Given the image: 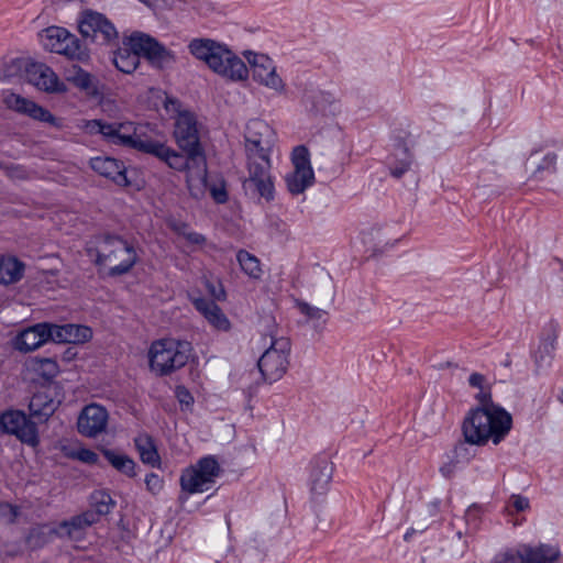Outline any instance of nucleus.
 Listing matches in <instances>:
<instances>
[{"label": "nucleus", "mask_w": 563, "mask_h": 563, "mask_svg": "<svg viewBox=\"0 0 563 563\" xmlns=\"http://www.w3.org/2000/svg\"><path fill=\"white\" fill-rule=\"evenodd\" d=\"M276 142V133L265 121L251 120L244 132L246 159H271V153Z\"/></svg>", "instance_id": "9"}, {"label": "nucleus", "mask_w": 563, "mask_h": 563, "mask_svg": "<svg viewBox=\"0 0 563 563\" xmlns=\"http://www.w3.org/2000/svg\"><path fill=\"white\" fill-rule=\"evenodd\" d=\"M18 516L16 507L10 504H0V519L5 522H13Z\"/></svg>", "instance_id": "46"}, {"label": "nucleus", "mask_w": 563, "mask_h": 563, "mask_svg": "<svg viewBox=\"0 0 563 563\" xmlns=\"http://www.w3.org/2000/svg\"><path fill=\"white\" fill-rule=\"evenodd\" d=\"M485 383H486V378L484 375L479 374V373H473L470 377H468V384L474 387V388H478V389H482L484 388L485 386Z\"/></svg>", "instance_id": "52"}, {"label": "nucleus", "mask_w": 563, "mask_h": 563, "mask_svg": "<svg viewBox=\"0 0 563 563\" xmlns=\"http://www.w3.org/2000/svg\"><path fill=\"white\" fill-rule=\"evenodd\" d=\"M65 80L73 84L80 90L87 91L88 93H95L97 91L96 78L84 70L79 66L71 65L65 69Z\"/></svg>", "instance_id": "33"}, {"label": "nucleus", "mask_w": 563, "mask_h": 563, "mask_svg": "<svg viewBox=\"0 0 563 563\" xmlns=\"http://www.w3.org/2000/svg\"><path fill=\"white\" fill-rule=\"evenodd\" d=\"M0 428L5 433L14 434L23 443L31 446L38 444L37 428L22 411L9 410L2 413Z\"/></svg>", "instance_id": "15"}, {"label": "nucleus", "mask_w": 563, "mask_h": 563, "mask_svg": "<svg viewBox=\"0 0 563 563\" xmlns=\"http://www.w3.org/2000/svg\"><path fill=\"white\" fill-rule=\"evenodd\" d=\"M130 36H125L122 40V46H120L113 54V64L118 70L124 74H132L140 65V57L142 52H139L131 46Z\"/></svg>", "instance_id": "27"}, {"label": "nucleus", "mask_w": 563, "mask_h": 563, "mask_svg": "<svg viewBox=\"0 0 563 563\" xmlns=\"http://www.w3.org/2000/svg\"><path fill=\"white\" fill-rule=\"evenodd\" d=\"M31 366L34 372L45 379L54 378L59 372L58 365L53 358L35 357L31 361Z\"/></svg>", "instance_id": "40"}, {"label": "nucleus", "mask_w": 563, "mask_h": 563, "mask_svg": "<svg viewBox=\"0 0 563 563\" xmlns=\"http://www.w3.org/2000/svg\"><path fill=\"white\" fill-rule=\"evenodd\" d=\"M48 341H52L51 323L41 322L19 331L12 340V346L19 352L30 353Z\"/></svg>", "instance_id": "20"}, {"label": "nucleus", "mask_w": 563, "mask_h": 563, "mask_svg": "<svg viewBox=\"0 0 563 563\" xmlns=\"http://www.w3.org/2000/svg\"><path fill=\"white\" fill-rule=\"evenodd\" d=\"M492 563H520V561L516 549H510L496 555Z\"/></svg>", "instance_id": "48"}, {"label": "nucleus", "mask_w": 563, "mask_h": 563, "mask_svg": "<svg viewBox=\"0 0 563 563\" xmlns=\"http://www.w3.org/2000/svg\"><path fill=\"white\" fill-rule=\"evenodd\" d=\"M294 170L287 174V189L292 195L302 194L314 183V173L310 163V153L303 145L296 146L291 153Z\"/></svg>", "instance_id": "12"}, {"label": "nucleus", "mask_w": 563, "mask_h": 563, "mask_svg": "<svg viewBox=\"0 0 563 563\" xmlns=\"http://www.w3.org/2000/svg\"><path fill=\"white\" fill-rule=\"evenodd\" d=\"M27 64L20 58H12L3 62L0 65V80L12 81L14 78L20 77L22 70L26 71Z\"/></svg>", "instance_id": "39"}, {"label": "nucleus", "mask_w": 563, "mask_h": 563, "mask_svg": "<svg viewBox=\"0 0 563 563\" xmlns=\"http://www.w3.org/2000/svg\"><path fill=\"white\" fill-rule=\"evenodd\" d=\"M247 177L243 189L252 197H261L269 201L274 198V183L271 175V159H246Z\"/></svg>", "instance_id": "11"}, {"label": "nucleus", "mask_w": 563, "mask_h": 563, "mask_svg": "<svg viewBox=\"0 0 563 563\" xmlns=\"http://www.w3.org/2000/svg\"><path fill=\"white\" fill-rule=\"evenodd\" d=\"M145 484L151 492L159 490L162 488V481L159 476L153 473L146 476Z\"/></svg>", "instance_id": "51"}, {"label": "nucleus", "mask_w": 563, "mask_h": 563, "mask_svg": "<svg viewBox=\"0 0 563 563\" xmlns=\"http://www.w3.org/2000/svg\"><path fill=\"white\" fill-rule=\"evenodd\" d=\"M212 71L232 82L246 81L250 74L249 67L244 60L227 45L212 67Z\"/></svg>", "instance_id": "19"}, {"label": "nucleus", "mask_w": 563, "mask_h": 563, "mask_svg": "<svg viewBox=\"0 0 563 563\" xmlns=\"http://www.w3.org/2000/svg\"><path fill=\"white\" fill-rule=\"evenodd\" d=\"M129 43L157 68H165L175 63V54L145 33H132Z\"/></svg>", "instance_id": "14"}, {"label": "nucleus", "mask_w": 563, "mask_h": 563, "mask_svg": "<svg viewBox=\"0 0 563 563\" xmlns=\"http://www.w3.org/2000/svg\"><path fill=\"white\" fill-rule=\"evenodd\" d=\"M78 30L82 37L101 45H110L119 37L114 24L102 13L92 10L81 12Z\"/></svg>", "instance_id": "10"}, {"label": "nucleus", "mask_w": 563, "mask_h": 563, "mask_svg": "<svg viewBox=\"0 0 563 563\" xmlns=\"http://www.w3.org/2000/svg\"><path fill=\"white\" fill-rule=\"evenodd\" d=\"M328 286H329V291H332L331 283H328Z\"/></svg>", "instance_id": "58"}, {"label": "nucleus", "mask_w": 563, "mask_h": 563, "mask_svg": "<svg viewBox=\"0 0 563 563\" xmlns=\"http://www.w3.org/2000/svg\"><path fill=\"white\" fill-rule=\"evenodd\" d=\"M221 474V466L213 455L199 459L180 475L181 489L190 495L210 489Z\"/></svg>", "instance_id": "6"}, {"label": "nucleus", "mask_w": 563, "mask_h": 563, "mask_svg": "<svg viewBox=\"0 0 563 563\" xmlns=\"http://www.w3.org/2000/svg\"><path fill=\"white\" fill-rule=\"evenodd\" d=\"M24 264L14 256L0 257V284L18 283L24 275Z\"/></svg>", "instance_id": "32"}, {"label": "nucleus", "mask_w": 563, "mask_h": 563, "mask_svg": "<svg viewBox=\"0 0 563 563\" xmlns=\"http://www.w3.org/2000/svg\"><path fill=\"white\" fill-rule=\"evenodd\" d=\"M190 351L188 342L172 339L155 341L148 351L150 367L158 375H167L188 362Z\"/></svg>", "instance_id": "3"}, {"label": "nucleus", "mask_w": 563, "mask_h": 563, "mask_svg": "<svg viewBox=\"0 0 563 563\" xmlns=\"http://www.w3.org/2000/svg\"><path fill=\"white\" fill-rule=\"evenodd\" d=\"M86 134L102 137L113 145L130 147L132 122L108 123L102 120H82L78 125Z\"/></svg>", "instance_id": "13"}, {"label": "nucleus", "mask_w": 563, "mask_h": 563, "mask_svg": "<svg viewBox=\"0 0 563 563\" xmlns=\"http://www.w3.org/2000/svg\"><path fill=\"white\" fill-rule=\"evenodd\" d=\"M97 262L109 269L111 275L129 272L136 262L134 247L119 236H106L97 246Z\"/></svg>", "instance_id": "4"}, {"label": "nucleus", "mask_w": 563, "mask_h": 563, "mask_svg": "<svg viewBox=\"0 0 563 563\" xmlns=\"http://www.w3.org/2000/svg\"><path fill=\"white\" fill-rule=\"evenodd\" d=\"M176 398L180 402V405H184L186 407H189L194 402V397L183 386H178L175 390Z\"/></svg>", "instance_id": "49"}, {"label": "nucleus", "mask_w": 563, "mask_h": 563, "mask_svg": "<svg viewBox=\"0 0 563 563\" xmlns=\"http://www.w3.org/2000/svg\"><path fill=\"white\" fill-rule=\"evenodd\" d=\"M91 505L95 508L92 511L97 514L98 521L100 516L107 515L112 510L114 501L108 493L99 490L91 495Z\"/></svg>", "instance_id": "41"}, {"label": "nucleus", "mask_w": 563, "mask_h": 563, "mask_svg": "<svg viewBox=\"0 0 563 563\" xmlns=\"http://www.w3.org/2000/svg\"><path fill=\"white\" fill-rule=\"evenodd\" d=\"M394 162L389 163L390 173L394 177H401L412 164V156L406 147H399L394 154Z\"/></svg>", "instance_id": "38"}, {"label": "nucleus", "mask_w": 563, "mask_h": 563, "mask_svg": "<svg viewBox=\"0 0 563 563\" xmlns=\"http://www.w3.org/2000/svg\"><path fill=\"white\" fill-rule=\"evenodd\" d=\"M205 287L208 294L216 300H224L225 291L220 283H213L209 279H205Z\"/></svg>", "instance_id": "45"}, {"label": "nucleus", "mask_w": 563, "mask_h": 563, "mask_svg": "<svg viewBox=\"0 0 563 563\" xmlns=\"http://www.w3.org/2000/svg\"><path fill=\"white\" fill-rule=\"evenodd\" d=\"M109 423L108 410L99 404L85 406L77 419V430L86 438H97L106 432Z\"/></svg>", "instance_id": "16"}, {"label": "nucleus", "mask_w": 563, "mask_h": 563, "mask_svg": "<svg viewBox=\"0 0 563 563\" xmlns=\"http://www.w3.org/2000/svg\"><path fill=\"white\" fill-rule=\"evenodd\" d=\"M476 398L481 406L465 416L463 437L472 445H486L489 441L497 445L511 430V415L492 402L490 393L485 387L479 389Z\"/></svg>", "instance_id": "1"}, {"label": "nucleus", "mask_w": 563, "mask_h": 563, "mask_svg": "<svg viewBox=\"0 0 563 563\" xmlns=\"http://www.w3.org/2000/svg\"><path fill=\"white\" fill-rule=\"evenodd\" d=\"M38 38L43 48L47 52L81 63H87L90 58L89 49L65 27L48 26L38 33Z\"/></svg>", "instance_id": "5"}, {"label": "nucleus", "mask_w": 563, "mask_h": 563, "mask_svg": "<svg viewBox=\"0 0 563 563\" xmlns=\"http://www.w3.org/2000/svg\"><path fill=\"white\" fill-rule=\"evenodd\" d=\"M441 473L445 476V477H450L453 473V466L452 465H444L441 467Z\"/></svg>", "instance_id": "55"}, {"label": "nucleus", "mask_w": 563, "mask_h": 563, "mask_svg": "<svg viewBox=\"0 0 563 563\" xmlns=\"http://www.w3.org/2000/svg\"><path fill=\"white\" fill-rule=\"evenodd\" d=\"M135 446L143 463L153 467L159 465V455L151 435L143 433L135 438Z\"/></svg>", "instance_id": "34"}, {"label": "nucleus", "mask_w": 563, "mask_h": 563, "mask_svg": "<svg viewBox=\"0 0 563 563\" xmlns=\"http://www.w3.org/2000/svg\"><path fill=\"white\" fill-rule=\"evenodd\" d=\"M191 302L212 329L222 332L230 331L231 322L229 318L213 300L197 297L192 298Z\"/></svg>", "instance_id": "21"}, {"label": "nucleus", "mask_w": 563, "mask_h": 563, "mask_svg": "<svg viewBox=\"0 0 563 563\" xmlns=\"http://www.w3.org/2000/svg\"><path fill=\"white\" fill-rule=\"evenodd\" d=\"M328 286H329V291H332L331 283H328Z\"/></svg>", "instance_id": "57"}, {"label": "nucleus", "mask_w": 563, "mask_h": 563, "mask_svg": "<svg viewBox=\"0 0 563 563\" xmlns=\"http://www.w3.org/2000/svg\"><path fill=\"white\" fill-rule=\"evenodd\" d=\"M210 191H211V196L213 197V199L219 203L224 202L228 198L227 191L223 187L213 186L210 189Z\"/></svg>", "instance_id": "53"}, {"label": "nucleus", "mask_w": 563, "mask_h": 563, "mask_svg": "<svg viewBox=\"0 0 563 563\" xmlns=\"http://www.w3.org/2000/svg\"><path fill=\"white\" fill-rule=\"evenodd\" d=\"M4 104L19 113L25 114L34 120L46 122L58 129L63 128L62 120L54 117L48 110L14 92H7L3 97Z\"/></svg>", "instance_id": "18"}, {"label": "nucleus", "mask_w": 563, "mask_h": 563, "mask_svg": "<svg viewBox=\"0 0 563 563\" xmlns=\"http://www.w3.org/2000/svg\"><path fill=\"white\" fill-rule=\"evenodd\" d=\"M510 503H511V506H512L517 511H523V510L528 509V507H529V500H528V498L522 497V496H520V495H514V496H511V498H510Z\"/></svg>", "instance_id": "50"}, {"label": "nucleus", "mask_w": 563, "mask_h": 563, "mask_svg": "<svg viewBox=\"0 0 563 563\" xmlns=\"http://www.w3.org/2000/svg\"><path fill=\"white\" fill-rule=\"evenodd\" d=\"M255 82L276 95H284L287 91V84L278 73L274 60L266 54L245 51L243 53Z\"/></svg>", "instance_id": "8"}, {"label": "nucleus", "mask_w": 563, "mask_h": 563, "mask_svg": "<svg viewBox=\"0 0 563 563\" xmlns=\"http://www.w3.org/2000/svg\"><path fill=\"white\" fill-rule=\"evenodd\" d=\"M333 474V464L327 457L316 459L311 463L309 486L316 497L327 494Z\"/></svg>", "instance_id": "22"}, {"label": "nucleus", "mask_w": 563, "mask_h": 563, "mask_svg": "<svg viewBox=\"0 0 563 563\" xmlns=\"http://www.w3.org/2000/svg\"><path fill=\"white\" fill-rule=\"evenodd\" d=\"M89 165L97 174L112 180L117 185H129L125 175L126 168L123 162L109 156H97L90 159Z\"/></svg>", "instance_id": "23"}, {"label": "nucleus", "mask_w": 563, "mask_h": 563, "mask_svg": "<svg viewBox=\"0 0 563 563\" xmlns=\"http://www.w3.org/2000/svg\"><path fill=\"white\" fill-rule=\"evenodd\" d=\"M290 342L284 336H271L269 346L258 360V368L268 383L279 380L288 369Z\"/></svg>", "instance_id": "7"}, {"label": "nucleus", "mask_w": 563, "mask_h": 563, "mask_svg": "<svg viewBox=\"0 0 563 563\" xmlns=\"http://www.w3.org/2000/svg\"><path fill=\"white\" fill-rule=\"evenodd\" d=\"M130 135V147L144 153L154 155L162 144V142L156 141L151 136V129L148 125L135 124L132 122Z\"/></svg>", "instance_id": "31"}, {"label": "nucleus", "mask_w": 563, "mask_h": 563, "mask_svg": "<svg viewBox=\"0 0 563 563\" xmlns=\"http://www.w3.org/2000/svg\"><path fill=\"white\" fill-rule=\"evenodd\" d=\"M163 106L167 113L174 117V137L178 146L190 155L197 167V175L190 173L188 178V189L190 194L199 198L205 194L207 187V163L202 154L199 143V133L197 128V120L194 113L181 108L180 102L162 93Z\"/></svg>", "instance_id": "2"}, {"label": "nucleus", "mask_w": 563, "mask_h": 563, "mask_svg": "<svg viewBox=\"0 0 563 563\" xmlns=\"http://www.w3.org/2000/svg\"><path fill=\"white\" fill-rule=\"evenodd\" d=\"M555 351V339L554 338H547L542 340L538 346V349L534 352V363L538 368H545L549 367L553 354Z\"/></svg>", "instance_id": "37"}, {"label": "nucleus", "mask_w": 563, "mask_h": 563, "mask_svg": "<svg viewBox=\"0 0 563 563\" xmlns=\"http://www.w3.org/2000/svg\"><path fill=\"white\" fill-rule=\"evenodd\" d=\"M556 163V155L553 153L547 154L543 159V164L540 168H551L554 167Z\"/></svg>", "instance_id": "54"}, {"label": "nucleus", "mask_w": 563, "mask_h": 563, "mask_svg": "<svg viewBox=\"0 0 563 563\" xmlns=\"http://www.w3.org/2000/svg\"><path fill=\"white\" fill-rule=\"evenodd\" d=\"M68 456L73 459H77L86 464L95 465L98 463V454L93 452L92 450L79 448L77 450H74L69 453H67Z\"/></svg>", "instance_id": "43"}, {"label": "nucleus", "mask_w": 563, "mask_h": 563, "mask_svg": "<svg viewBox=\"0 0 563 563\" xmlns=\"http://www.w3.org/2000/svg\"><path fill=\"white\" fill-rule=\"evenodd\" d=\"M0 167H2L4 169L5 175L12 179H24L27 177V172L22 166H19V165L2 166V165H0Z\"/></svg>", "instance_id": "47"}, {"label": "nucleus", "mask_w": 563, "mask_h": 563, "mask_svg": "<svg viewBox=\"0 0 563 563\" xmlns=\"http://www.w3.org/2000/svg\"><path fill=\"white\" fill-rule=\"evenodd\" d=\"M26 79L38 90L47 93H65L68 91L65 81L49 66L43 63L29 64L26 67Z\"/></svg>", "instance_id": "17"}, {"label": "nucleus", "mask_w": 563, "mask_h": 563, "mask_svg": "<svg viewBox=\"0 0 563 563\" xmlns=\"http://www.w3.org/2000/svg\"><path fill=\"white\" fill-rule=\"evenodd\" d=\"M97 522V514L93 511H85L78 516L70 518L67 521H63L57 529V533L60 537H67L69 539H79L86 528Z\"/></svg>", "instance_id": "30"}, {"label": "nucleus", "mask_w": 563, "mask_h": 563, "mask_svg": "<svg viewBox=\"0 0 563 563\" xmlns=\"http://www.w3.org/2000/svg\"><path fill=\"white\" fill-rule=\"evenodd\" d=\"M328 286H329V291H332L331 283H328Z\"/></svg>", "instance_id": "56"}, {"label": "nucleus", "mask_w": 563, "mask_h": 563, "mask_svg": "<svg viewBox=\"0 0 563 563\" xmlns=\"http://www.w3.org/2000/svg\"><path fill=\"white\" fill-rule=\"evenodd\" d=\"M52 341L56 343H85L92 338V330L80 324H54L51 323Z\"/></svg>", "instance_id": "25"}, {"label": "nucleus", "mask_w": 563, "mask_h": 563, "mask_svg": "<svg viewBox=\"0 0 563 563\" xmlns=\"http://www.w3.org/2000/svg\"><path fill=\"white\" fill-rule=\"evenodd\" d=\"M59 401L55 400L51 389L35 393L30 400L31 415L41 421L47 420L57 409Z\"/></svg>", "instance_id": "29"}, {"label": "nucleus", "mask_w": 563, "mask_h": 563, "mask_svg": "<svg viewBox=\"0 0 563 563\" xmlns=\"http://www.w3.org/2000/svg\"><path fill=\"white\" fill-rule=\"evenodd\" d=\"M225 44L212 38L196 37L189 42L188 49L196 59L203 62L212 70Z\"/></svg>", "instance_id": "24"}, {"label": "nucleus", "mask_w": 563, "mask_h": 563, "mask_svg": "<svg viewBox=\"0 0 563 563\" xmlns=\"http://www.w3.org/2000/svg\"><path fill=\"white\" fill-rule=\"evenodd\" d=\"M102 454L110 465L118 472L129 477H134L136 475L135 462L129 455L110 449H102Z\"/></svg>", "instance_id": "35"}, {"label": "nucleus", "mask_w": 563, "mask_h": 563, "mask_svg": "<svg viewBox=\"0 0 563 563\" xmlns=\"http://www.w3.org/2000/svg\"><path fill=\"white\" fill-rule=\"evenodd\" d=\"M516 552L520 563H555L560 558V550L549 544H521Z\"/></svg>", "instance_id": "26"}, {"label": "nucleus", "mask_w": 563, "mask_h": 563, "mask_svg": "<svg viewBox=\"0 0 563 563\" xmlns=\"http://www.w3.org/2000/svg\"><path fill=\"white\" fill-rule=\"evenodd\" d=\"M170 228L179 235L184 236L188 243L194 245H202L206 242L203 235L190 231L185 223L172 222Z\"/></svg>", "instance_id": "42"}, {"label": "nucleus", "mask_w": 563, "mask_h": 563, "mask_svg": "<svg viewBox=\"0 0 563 563\" xmlns=\"http://www.w3.org/2000/svg\"><path fill=\"white\" fill-rule=\"evenodd\" d=\"M297 307L301 313H303L305 316H307L310 319L319 320V319L323 318V316L325 314V311L323 309L313 307L307 302L300 301L297 303Z\"/></svg>", "instance_id": "44"}, {"label": "nucleus", "mask_w": 563, "mask_h": 563, "mask_svg": "<svg viewBox=\"0 0 563 563\" xmlns=\"http://www.w3.org/2000/svg\"><path fill=\"white\" fill-rule=\"evenodd\" d=\"M236 260L241 269L251 278L258 279L262 276L260 260L247 251L240 250Z\"/></svg>", "instance_id": "36"}, {"label": "nucleus", "mask_w": 563, "mask_h": 563, "mask_svg": "<svg viewBox=\"0 0 563 563\" xmlns=\"http://www.w3.org/2000/svg\"><path fill=\"white\" fill-rule=\"evenodd\" d=\"M154 155L164 161L173 169H187V179L189 178L190 173H192L194 176L197 175L196 164L190 158L189 154L185 156L162 143Z\"/></svg>", "instance_id": "28"}]
</instances>
